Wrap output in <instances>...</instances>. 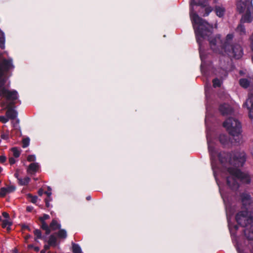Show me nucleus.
I'll return each instance as SVG.
<instances>
[{
	"label": "nucleus",
	"mask_w": 253,
	"mask_h": 253,
	"mask_svg": "<svg viewBox=\"0 0 253 253\" xmlns=\"http://www.w3.org/2000/svg\"><path fill=\"white\" fill-rule=\"evenodd\" d=\"M6 158L4 155H1L0 156V162L1 163H3L6 161Z\"/></svg>",
	"instance_id": "nucleus-41"
},
{
	"label": "nucleus",
	"mask_w": 253,
	"mask_h": 253,
	"mask_svg": "<svg viewBox=\"0 0 253 253\" xmlns=\"http://www.w3.org/2000/svg\"><path fill=\"white\" fill-rule=\"evenodd\" d=\"M49 218V216L48 214H44L43 216L40 217V221H44L48 219Z\"/></svg>",
	"instance_id": "nucleus-40"
},
{
	"label": "nucleus",
	"mask_w": 253,
	"mask_h": 253,
	"mask_svg": "<svg viewBox=\"0 0 253 253\" xmlns=\"http://www.w3.org/2000/svg\"><path fill=\"white\" fill-rule=\"evenodd\" d=\"M243 15L242 20L244 22L250 23L253 20V7H251L249 10L246 11Z\"/></svg>",
	"instance_id": "nucleus-10"
},
{
	"label": "nucleus",
	"mask_w": 253,
	"mask_h": 253,
	"mask_svg": "<svg viewBox=\"0 0 253 253\" xmlns=\"http://www.w3.org/2000/svg\"><path fill=\"white\" fill-rule=\"evenodd\" d=\"M217 0H214V2H217Z\"/></svg>",
	"instance_id": "nucleus-53"
},
{
	"label": "nucleus",
	"mask_w": 253,
	"mask_h": 253,
	"mask_svg": "<svg viewBox=\"0 0 253 253\" xmlns=\"http://www.w3.org/2000/svg\"><path fill=\"white\" fill-rule=\"evenodd\" d=\"M9 162L11 165H12V164H14L16 162V161L14 159V158L11 157H9Z\"/></svg>",
	"instance_id": "nucleus-42"
},
{
	"label": "nucleus",
	"mask_w": 253,
	"mask_h": 253,
	"mask_svg": "<svg viewBox=\"0 0 253 253\" xmlns=\"http://www.w3.org/2000/svg\"><path fill=\"white\" fill-rule=\"evenodd\" d=\"M1 137L3 139H6L7 138V136H6L5 135L3 134L1 135Z\"/></svg>",
	"instance_id": "nucleus-48"
},
{
	"label": "nucleus",
	"mask_w": 253,
	"mask_h": 253,
	"mask_svg": "<svg viewBox=\"0 0 253 253\" xmlns=\"http://www.w3.org/2000/svg\"><path fill=\"white\" fill-rule=\"evenodd\" d=\"M237 223L247 228L244 230L245 234L248 240L253 239V212L248 208L243 209L236 216Z\"/></svg>",
	"instance_id": "nucleus-4"
},
{
	"label": "nucleus",
	"mask_w": 253,
	"mask_h": 253,
	"mask_svg": "<svg viewBox=\"0 0 253 253\" xmlns=\"http://www.w3.org/2000/svg\"><path fill=\"white\" fill-rule=\"evenodd\" d=\"M240 73L241 74H243V72L242 71H240Z\"/></svg>",
	"instance_id": "nucleus-54"
},
{
	"label": "nucleus",
	"mask_w": 253,
	"mask_h": 253,
	"mask_svg": "<svg viewBox=\"0 0 253 253\" xmlns=\"http://www.w3.org/2000/svg\"><path fill=\"white\" fill-rule=\"evenodd\" d=\"M2 215L4 217H5L6 218H7L9 217V214L7 212H3L2 213Z\"/></svg>",
	"instance_id": "nucleus-44"
},
{
	"label": "nucleus",
	"mask_w": 253,
	"mask_h": 253,
	"mask_svg": "<svg viewBox=\"0 0 253 253\" xmlns=\"http://www.w3.org/2000/svg\"><path fill=\"white\" fill-rule=\"evenodd\" d=\"M72 249L73 253H82V250L78 244L72 243Z\"/></svg>",
	"instance_id": "nucleus-25"
},
{
	"label": "nucleus",
	"mask_w": 253,
	"mask_h": 253,
	"mask_svg": "<svg viewBox=\"0 0 253 253\" xmlns=\"http://www.w3.org/2000/svg\"><path fill=\"white\" fill-rule=\"evenodd\" d=\"M28 197L30 198V201L33 203H35L37 202V200L38 199L37 196H33L31 195H29Z\"/></svg>",
	"instance_id": "nucleus-37"
},
{
	"label": "nucleus",
	"mask_w": 253,
	"mask_h": 253,
	"mask_svg": "<svg viewBox=\"0 0 253 253\" xmlns=\"http://www.w3.org/2000/svg\"><path fill=\"white\" fill-rule=\"evenodd\" d=\"M27 160L29 162H34L36 160V156L34 155H29L27 157Z\"/></svg>",
	"instance_id": "nucleus-39"
},
{
	"label": "nucleus",
	"mask_w": 253,
	"mask_h": 253,
	"mask_svg": "<svg viewBox=\"0 0 253 253\" xmlns=\"http://www.w3.org/2000/svg\"><path fill=\"white\" fill-rule=\"evenodd\" d=\"M212 11V8L211 6H208L206 7L205 8V13L203 14V16H208Z\"/></svg>",
	"instance_id": "nucleus-33"
},
{
	"label": "nucleus",
	"mask_w": 253,
	"mask_h": 253,
	"mask_svg": "<svg viewBox=\"0 0 253 253\" xmlns=\"http://www.w3.org/2000/svg\"><path fill=\"white\" fill-rule=\"evenodd\" d=\"M236 31L239 33L240 35H245L246 34L245 26L242 24H239L236 28Z\"/></svg>",
	"instance_id": "nucleus-21"
},
{
	"label": "nucleus",
	"mask_w": 253,
	"mask_h": 253,
	"mask_svg": "<svg viewBox=\"0 0 253 253\" xmlns=\"http://www.w3.org/2000/svg\"><path fill=\"white\" fill-rule=\"evenodd\" d=\"M5 37L4 32L0 29V48H5Z\"/></svg>",
	"instance_id": "nucleus-19"
},
{
	"label": "nucleus",
	"mask_w": 253,
	"mask_h": 253,
	"mask_svg": "<svg viewBox=\"0 0 253 253\" xmlns=\"http://www.w3.org/2000/svg\"><path fill=\"white\" fill-rule=\"evenodd\" d=\"M219 111L223 115H227L231 114L232 109L230 106L227 104H223L220 106Z\"/></svg>",
	"instance_id": "nucleus-12"
},
{
	"label": "nucleus",
	"mask_w": 253,
	"mask_h": 253,
	"mask_svg": "<svg viewBox=\"0 0 253 253\" xmlns=\"http://www.w3.org/2000/svg\"><path fill=\"white\" fill-rule=\"evenodd\" d=\"M241 201L243 204V209L246 210L247 206H249L253 201L250 195L247 193H244L241 195Z\"/></svg>",
	"instance_id": "nucleus-8"
},
{
	"label": "nucleus",
	"mask_w": 253,
	"mask_h": 253,
	"mask_svg": "<svg viewBox=\"0 0 253 253\" xmlns=\"http://www.w3.org/2000/svg\"><path fill=\"white\" fill-rule=\"evenodd\" d=\"M34 234L36 236L37 238H42V234L40 230L36 229L34 231Z\"/></svg>",
	"instance_id": "nucleus-36"
},
{
	"label": "nucleus",
	"mask_w": 253,
	"mask_h": 253,
	"mask_svg": "<svg viewBox=\"0 0 253 253\" xmlns=\"http://www.w3.org/2000/svg\"><path fill=\"white\" fill-rule=\"evenodd\" d=\"M9 118L7 116H0V122L5 123L8 121Z\"/></svg>",
	"instance_id": "nucleus-38"
},
{
	"label": "nucleus",
	"mask_w": 253,
	"mask_h": 253,
	"mask_svg": "<svg viewBox=\"0 0 253 253\" xmlns=\"http://www.w3.org/2000/svg\"><path fill=\"white\" fill-rule=\"evenodd\" d=\"M86 200H90L91 197H90V196H87V197L86 198Z\"/></svg>",
	"instance_id": "nucleus-49"
},
{
	"label": "nucleus",
	"mask_w": 253,
	"mask_h": 253,
	"mask_svg": "<svg viewBox=\"0 0 253 253\" xmlns=\"http://www.w3.org/2000/svg\"><path fill=\"white\" fill-rule=\"evenodd\" d=\"M212 169H213V174H214V176L215 179L216 180V183H217V185L219 186V192L220 193V195H221V197H222V198L223 199V200L224 202L225 203V202H226L225 198L224 197V196L223 195V193H222V192L221 191V187H220V184H219V180L217 179V174H216V172H215V168L213 167L212 164Z\"/></svg>",
	"instance_id": "nucleus-17"
},
{
	"label": "nucleus",
	"mask_w": 253,
	"mask_h": 253,
	"mask_svg": "<svg viewBox=\"0 0 253 253\" xmlns=\"http://www.w3.org/2000/svg\"><path fill=\"white\" fill-rule=\"evenodd\" d=\"M5 188L6 189V191L7 192V193L13 192L16 189V187L14 185H9L7 187H5Z\"/></svg>",
	"instance_id": "nucleus-32"
},
{
	"label": "nucleus",
	"mask_w": 253,
	"mask_h": 253,
	"mask_svg": "<svg viewBox=\"0 0 253 253\" xmlns=\"http://www.w3.org/2000/svg\"><path fill=\"white\" fill-rule=\"evenodd\" d=\"M39 168V165L37 163H33L31 164L27 169V172L29 174H33L36 172Z\"/></svg>",
	"instance_id": "nucleus-13"
},
{
	"label": "nucleus",
	"mask_w": 253,
	"mask_h": 253,
	"mask_svg": "<svg viewBox=\"0 0 253 253\" xmlns=\"http://www.w3.org/2000/svg\"><path fill=\"white\" fill-rule=\"evenodd\" d=\"M30 143V139L29 138H25L23 140L22 143H23V147L26 148L29 145Z\"/></svg>",
	"instance_id": "nucleus-34"
},
{
	"label": "nucleus",
	"mask_w": 253,
	"mask_h": 253,
	"mask_svg": "<svg viewBox=\"0 0 253 253\" xmlns=\"http://www.w3.org/2000/svg\"><path fill=\"white\" fill-rule=\"evenodd\" d=\"M33 209V208L32 207H28L27 208V210L29 211H31Z\"/></svg>",
	"instance_id": "nucleus-47"
},
{
	"label": "nucleus",
	"mask_w": 253,
	"mask_h": 253,
	"mask_svg": "<svg viewBox=\"0 0 253 253\" xmlns=\"http://www.w3.org/2000/svg\"><path fill=\"white\" fill-rule=\"evenodd\" d=\"M0 61L2 62V63H12L13 59L7 55L6 52H4L0 56Z\"/></svg>",
	"instance_id": "nucleus-14"
},
{
	"label": "nucleus",
	"mask_w": 253,
	"mask_h": 253,
	"mask_svg": "<svg viewBox=\"0 0 253 253\" xmlns=\"http://www.w3.org/2000/svg\"><path fill=\"white\" fill-rule=\"evenodd\" d=\"M251 79H241L239 81L240 85L245 88L248 87L250 84Z\"/></svg>",
	"instance_id": "nucleus-18"
},
{
	"label": "nucleus",
	"mask_w": 253,
	"mask_h": 253,
	"mask_svg": "<svg viewBox=\"0 0 253 253\" xmlns=\"http://www.w3.org/2000/svg\"><path fill=\"white\" fill-rule=\"evenodd\" d=\"M221 154L218 157L221 163L225 164L222 171L221 176L226 177L228 186L232 190H236L239 187V181L248 183L250 182L249 175L241 172L237 167H242L246 161V156L244 152H236L232 154H226V158H222Z\"/></svg>",
	"instance_id": "nucleus-2"
},
{
	"label": "nucleus",
	"mask_w": 253,
	"mask_h": 253,
	"mask_svg": "<svg viewBox=\"0 0 253 253\" xmlns=\"http://www.w3.org/2000/svg\"><path fill=\"white\" fill-rule=\"evenodd\" d=\"M41 221V226L42 229L45 231V233L46 234H49L50 232V229L49 226L46 223V222L44 221Z\"/></svg>",
	"instance_id": "nucleus-23"
},
{
	"label": "nucleus",
	"mask_w": 253,
	"mask_h": 253,
	"mask_svg": "<svg viewBox=\"0 0 253 253\" xmlns=\"http://www.w3.org/2000/svg\"><path fill=\"white\" fill-rule=\"evenodd\" d=\"M29 248H33L34 250L36 252H39L40 250V248L38 247H34L32 245L29 246Z\"/></svg>",
	"instance_id": "nucleus-43"
},
{
	"label": "nucleus",
	"mask_w": 253,
	"mask_h": 253,
	"mask_svg": "<svg viewBox=\"0 0 253 253\" xmlns=\"http://www.w3.org/2000/svg\"><path fill=\"white\" fill-rule=\"evenodd\" d=\"M48 244L52 246H55L56 244V238L53 235H52L50 236Z\"/></svg>",
	"instance_id": "nucleus-27"
},
{
	"label": "nucleus",
	"mask_w": 253,
	"mask_h": 253,
	"mask_svg": "<svg viewBox=\"0 0 253 253\" xmlns=\"http://www.w3.org/2000/svg\"><path fill=\"white\" fill-rule=\"evenodd\" d=\"M225 11V8L222 6L216 5L214 8V11L216 15L219 17L223 16Z\"/></svg>",
	"instance_id": "nucleus-16"
},
{
	"label": "nucleus",
	"mask_w": 253,
	"mask_h": 253,
	"mask_svg": "<svg viewBox=\"0 0 253 253\" xmlns=\"http://www.w3.org/2000/svg\"><path fill=\"white\" fill-rule=\"evenodd\" d=\"M7 194V192L6 191V189L5 187H2L0 189V197H4L6 194Z\"/></svg>",
	"instance_id": "nucleus-35"
},
{
	"label": "nucleus",
	"mask_w": 253,
	"mask_h": 253,
	"mask_svg": "<svg viewBox=\"0 0 253 253\" xmlns=\"http://www.w3.org/2000/svg\"><path fill=\"white\" fill-rule=\"evenodd\" d=\"M50 230H55L60 228V225L55 219H53L49 225Z\"/></svg>",
	"instance_id": "nucleus-20"
},
{
	"label": "nucleus",
	"mask_w": 253,
	"mask_h": 253,
	"mask_svg": "<svg viewBox=\"0 0 253 253\" xmlns=\"http://www.w3.org/2000/svg\"><path fill=\"white\" fill-rule=\"evenodd\" d=\"M58 236L59 238L65 239L67 237L66 231L64 229H61L58 232Z\"/></svg>",
	"instance_id": "nucleus-29"
},
{
	"label": "nucleus",
	"mask_w": 253,
	"mask_h": 253,
	"mask_svg": "<svg viewBox=\"0 0 253 253\" xmlns=\"http://www.w3.org/2000/svg\"><path fill=\"white\" fill-rule=\"evenodd\" d=\"M214 87H219L221 85V82L218 79H215L212 81Z\"/></svg>",
	"instance_id": "nucleus-31"
},
{
	"label": "nucleus",
	"mask_w": 253,
	"mask_h": 253,
	"mask_svg": "<svg viewBox=\"0 0 253 253\" xmlns=\"http://www.w3.org/2000/svg\"><path fill=\"white\" fill-rule=\"evenodd\" d=\"M1 217H0V221H1Z\"/></svg>",
	"instance_id": "nucleus-56"
},
{
	"label": "nucleus",
	"mask_w": 253,
	"mask_h": 253,
	"mask_svg": "<svg viewBox=\"0 0 253 253\" xmlns=\"http://www.w3.org/2000/svg\"><path fill=\"white\" fill-rule=\"evenodd\" d=\"M45 250H43L41 252V253H45Z\"/></svg>",
	"instance_id": "nucleus-50"
},
{
	"label": "nucleus",
	"mask_w": 253,
	"mask_h": 253,
	"mask_svg": "<svg viewBox=\"0 0 253 253\" xmlns=\"http://www.w3.org/2000/svg\"><path fill=\"white\" fill-rule=\"evenodd\" d=\"M237 250H238V252L239 253H241V252H240V251L238 249H237Z\"/></svg>",
	"instance_id": "nucleus-52"
},
{
	"label": "nucleus",
	"mask_w": 253,
	"mask_h": 253,
	"mask_svg": "<svg viewBox=\"0 0 253 253\" xmlns=\"http://www.w3.org/2000/svg\"><path fill=\"white\" fill-rule=\"evenodd\" d=\"M50 245L48 244V245H45L44 246V248L45 250H47L49 249Z\"/></svg>",
	"instance_id": "nucleus-46"
},
{
	"label": "nucleus",
	"mask_w": 253,
	"mask_h": 253,
	"mask_svg": "<svg viewBox=\"0 0 253 253\" xmlns=\"http://www.w3.org/2000/svg\"><path fill=\"white\" fill-rule=\"evenodd\" d=\"M11 152L12 153L11 155H12L15 158L19 157L20 154V150L16 147H13L11 148Z\"/></svg>",
	"instance_id": "nucleus-24"
},
{
	"label": "nucleus",
	"mask_w": 253,
	"mask_h": 253,
	"mask_svg": "<svg viewBox=\"0 0 253 253\" xmlns=\"http://www.w3.org/2000/svg\"><path fill=\"white\" fill-rule=\"evenodd\" d=\"M45 193L47 195L48 199H45L46 205L47 207L49 206V202L51 200L50 196L51 195V189L50 187H48V191L45 192Z\"/></svg>",
	"instance_id": "nucleus-22"
},
{
	"label": "nucleus",
	"mask_w": 253,
	"mask_h": 253,
	"mask_svg": "<svg viewBox=\"0 0 253 253\" xmlns=\"http://www.w3.org/2000/svg\"><path fill=\"white\" fill-rule=\"evenodd\" d=\"M208 4V0H191L190 2V16L194 29L197 42L199 45L200 58L203 63L205 62L206 56L202 51V42L208 39L211 48L215 53L222 56L228 55L230 58L238 59L243 54V48L240 44H231L234 35L228 34L225 39L222 41L220 35L211 36L213 27L200 18L194 10L195 6L206 7Z\"/></svg>",
	"instance_id": "nucleus-1"
},
{
	"label": "nucleus",
	"mask_w": 253,
	"mask_h": 253,
	"mask_svg": "<svg viewBox=\"0 0 253 253\" xmlns=\"http://www.w3.org/2000/svg\"><path fill=\"white\" fill-rule=\"evenodd\" d=\"M207 138L208 144L209 151L211 155L212 161H213V159L216 157V152L214 149L213 144L211 143V138L209 132H208L207 134Z\"/></svg>",
	"instance_id": "nucleus-9"
},
{
	"label": "nucleus",
	"mask_w": 253,
	"mask_h": 253,
	"mask_svg": "<svg viewBox=\"0 0 253 253\" xmlns=\"http://www.w3.org/2000/svg\"><path fill=\"white\" fill-rule=\"evenodd\" d=\"M18 180L20 185H25L29 182L30 178L28 177H25L24 178H18Z\"/></svg>",
	"instance_id": "nucleus-26"
},
{
	"label": "nucleus",
	"mask_w": 253,
	"mask_h": 253,
	"mask_svg": "<svg viewBox=\"0 0 253 253\" xmlns=\"http://www.w3.org/2000/svg\"><path fill=\"white\" fill-rule=\"evenodd\" d=\"M223 126L232 136H238L241 133V124L236 119L229 118L223 123Z\"/></svg>",
	"instance_id": "nucleus-5"
},
{
	"label": "nucleus",
	"mask_w": 253,
	"mask_h": 253,
	"mask_svg": "<svg viewBox=\"0 0 253 253\" xmlns=\"http://www.w3.org/2000/svg\"><path fill=\"white\" fill-rule=\"evenodd\" d=\"M38 193H39V195L40 196H42V194L43 193V190L42 189H40L39 191H38Z\"/></svg>",
	"instance_id": "nucleus-45"
},
{
	"label": "nucleus",
	"mask_w": 253,
	"mask_h": 253,
	"mask_svg": "<svg viewBox=\"0 0 253 253\" xmlns=\"http://www.w3.org/2000/svg\"><path fill=\"white\" fill-rule=\"evenodd\" d=\"M13 68L12 64H0V105L3 110L7 109L6 116L11 120L17 116L15 104L19 102V96L16 90H9L3 85Z\"/></svg>",
	"instance_id": "nucleus-3"
},
{
	"label": "nucleus",
	"mask_w": 253,
	"mask_h": 253,
	"mask_svg": "<svg viewBox=\"0 0 253 253\" xmlns=\"http://www.w3.org/2000/svg\"><path fill=\"white\" fill-rule=\"evenodd\" d=\"M2 169V168L0 167V173L1 172Z\"/></svg>",
	"instance_id": "nucleus-51"
},
{
	"label": "nucleus",
	"mask_w": 253,
	"mask_h": 253,
	"mask_svg": "<svg viewBox=\"0 0 253 253\" xmlns=\"http://www.w3.org/2000/svg\"><path fill=\"white\" fill-rule=\"evenodd\" d=\"M211 67L209 64H201V70L202 73L205 76L211 75Z\"/></svg>",
	"instance_id": "nucleus-15"
},
{
	"label": "nucleus",
	"mask_w": 253,
	"mask_h": 253,
	"mask_svg": "<svg viewBox=\"0 0 253 253\" xmlns=\"http://www.w3.org/2000/svg\"><path fill=\"white\" fill-rule=\"evenodd\" d=\"M253 7L252 0H239L237 3V8L240 13L245 12Z\"/></svg>",
	"instance_id": "nucleus-6"
},
{
	"label": "nucleus",
	"mask_w": 253,
	"mask_h": 253,
	"mask_svg": "<svg viewBox=\"0 0 253 253\" xmlns=\"http://www.w3.org/2000/svg\"><path fill=\"white\" fill-rule=\"evenodd\" d=\"M15 176L17 177V174H15Z\"/></svg>",
	"instance_id": "nucleus-55"
},
{
	"label": "nucleus",
	"mask_w": 253,
	"mask_h": 253,
	"mask_svg": "<svg viewBox=\"0 0 253 253\" xmlns=\"http://www.w3.org/2000/svg\"><path fill=\"white\" fill-rule=\"evenodd\" d=\"M226 213H227V218L228 222V227L229 230L231 232V234L232 235L234 234V231H236L238 229V226L237 225H232L230 222L229 221V216L230 215H231L232 213L230 212L229 211L227 205L226 204Z\"/></svg>",
	"instance_id": "nucleus-11"
},
{
	"label": "nucleus",
	"mask_w": 253,
	"mask_h": 253,
	"mask_svg": "<svg viewBox=\"0 0 253 253\" xmlns=\"http://www.w3.org/2000/svg\"><path fill=\"white\" fill-rule=\"evenodd\" d=\"M248 111L249 116L251 119H253V95L250 93L245 103L243 105Z\"/></svg>",
	"instance_id": "nucleus-7"
},
{
	"label": "nucleus",
	"mask_w": 253,
	"mask_h": 253,
	"mask_svg": "<svg viewBox=\"0 0 253 253\" xmlns=\"http://www.w3.org/2000/svg\"><path fill=\"white\" fill-rule=\"evenodd\" d=\"M11 225V222H10L7 219L4 220L2 221V226L3 228H7V229L8 230Z\"/></svg>",
	"instance_id": "nucleus-30"
},
{
	"label": "nucleus",
	"mask_w": 253,
	"mask_h": 253,
	"mask_svg": "<svg viewBox=\"0 0 253 253\" xmlns=\"http://www.w3.org/2000/svg\"><path fill=\"white\" fill-rule=\"evenodd\" d=\"M219 141L222 144L225 145L228 141V138L226 135L221 134L219 136Z\"/></svg>",
	"instance_id": "nucleus-28"
}]
</instances>
